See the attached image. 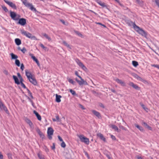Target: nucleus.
Returning <instances> with one entry per match:
<instances>
[{"label":"nucleus","mask_w":159,"mask_h":159,"mask_svg":"<svg viewBox=\"0 0 159 159\" xmlns=\"http://www.w3.org/2000/svg\"><path fill=\"white\" fill-rule=\"evenodd\" d=\"M15 42L16 45L18 46L20 45L21 43V40L18 38L16 39H15Z\"/></svg>","instance_id":"nucleus-23"},{"label":"nucleus","mask_w":159,"mask_h":159,"mask_svg":"<svg viewBox=\"0 0 159 159\" xmlns=\"http://www.w3.org/2000/svg\"><path fill=\"white\" fill-rule=\"evenodd\" d=\"M13 78L16 84H20V82L19 81V80L16 76L14 75H13Z\"/></svg>","instance_id":"nucleus-20"},{"label":"nucleus","mask_w":159,"mask_h":159,"mask_svg":"<svg viewBox=\"0 0 159 159\" xmlns=\"http://www.w3.org/2000/svg\"><path fill=\"white\" fill-rule=\"evenodd\" d=\"M132 63L133 66L135 67L139 65L138 62L136 61H133Z\"/></svg>","instance_id":"nucleus-31"},{"label":"nucleus","mask_w":159,"mask_h":159,"mask_svg":"<svg viewBox=\"0 0 159 159\" xmlns=\"http://www.w3.org/2000/svg\"><path fill=\"white\" fill-rule=\"evenodd\" d=\"M133 27L134 29L139 34L145 37H147V33L143 29L137 26L135 24H134Z\"/></svg>","instance_id":"nucleus-3"},{"label":"nucleus","mask_w":159,"mask_h":159,"mask_svg":"<svg viewBox=\"0 0 159 159\" xmlns=\"http://www.w3.org/2000/svg\"><path fill=\"white\" fill-rule=\"evenodd\" d=\"M111 127L112 129H114L115 131H117L118 132H120V130H119L118 127L115 125H111Z\"/></svg>","instance_id":"nucleus-22"},{"label":"nucleus","mask_w":159,"mask_h":159,"mask_svg":"<svg viewBox=\"0 0 159 159\" xmlns=\"http://www.w3.org/2000/svg\"><path fill=\"white\" fill-rule=\"evenodd\" d=\"M2 7L3 10L6 12H7L8 11V10L6 7L5 6H2Z\"/></svg>","instance_id":"nucleus-37"},{"label":"nucleus","mask_w":159,"mask_h":159,"mask_svg":"<svg viewBox=\"0 0 159 159\" xmlns=\"http://www.w3.org/2000/svg\"><path fill=\"white\" fill-rule=\"evenodd\" d=\"M15 63L16 65L18 66L19 67L20 66V63L19 60L16 59L15 60Z\"/></svg>","instance_id":"nucleus-29"},{"label":"nucleus","mask_w":159,"mask_h":159,"mask_svg":"<svg viewBox=\"0 0 159 159\" xmlns=\"http://www.w3.org/2000/svg\"><path fill=\"white\" fill-rule=\"evenodd\" d=\"M28 93L29 94V95L30 96V95L32 94V93L30 92L29 90H28Z\"/></svg>","instance_id":"nucleus-61"},{"label":"nucleus","mask_w":159,"mask_h":159,"mask_svg":"<svg viewBox=\"0 0 159 159\" xmlns=\"http://www.w3.org/2000/svg\"><path fill=\"white\" fill-rule=\"evenodd\" d=\"M155 2L159 7V1L158 0H155Z\"/></svg>","instance_id":"nucleus-51"},{"label":"nucleus","mask_w":159,"mask_h":159,"mask_svg":"<svg viewBox=\"0 0 159 159\" xmlns=\"http://www.w3.org/2000/svg\"><path fill=\"white\" fill-rule=\"evenodd\" d=\"M23 4L26 7H29L30 9L32 11H36V8L34 7L32 4L28 3L27 0H21Z\"/></svg>","instance_id":"nucleus-4"},{"label":"nucleus","mask_w":159,"mask_h":159,"mask_svg":"<svg viewBox=\"0 0 159 159\" xmlns=\"http://www.w3.org/2000/svg\"><path fill=\"white\" fill-rule=\"evenodd\" d=\"M21 52L23 53H25L26 51V50L25 48H23L21 50Z\"/></svg>","instance_id":"nucleus-42"},{"label":"nucleus","mask_w":159,"mask_h":159,"mask_svg":"<svg viewBox=\"0 0 159 159\" xmlns=\"http://www.w3.org/2000/svg\"><path fill=\"white\" fill-rule=\"evenodd\" d=\"M43 36L45 37L49 41L51 40V38L46 34H43Z\"/></svg>","instance_id":"nucleus-28"},{"label":"nucleus","mask_w":159,"mask_h":159,"mask_svg":"<svg viewBox=\"0 0 159 159\" xmlns=\"http://www.w3.org/2000/svg\"><path fill=\"white\" fill-rule=\"evenodd\" d=\"M115 81L118 83L120 84L122 86H125V83L121 80L117 79L115 80Z\"/></svg>","instance_id":"nucleus-17"},{"label":"nucleus","mask_w":159,"mask_h":159,"mask_svg":"<svg viewBox=\"0 0 159 159\" xmlns=\"http://www.w3.org/2000/svg\"><path fill=\"white\" fill-rule=\"evenodd\" d=\"M75 61L77 63L78 65L81 67L84 71H87L88 70L86 66L83 64L82 62L78 59H76L75 60Z\"/></svg>","instance_id":"nucleus-6"},{"label":"nucleus","mask_w":159,"mask_h":159,"mask_svg":"<svg viewBox=\"0 0 159 159\" xmlns=\"http://www.w3.org/2000/svg\"><path fill=\"white\" fill-rule=\"evenodd\" d=\"M4 1L7 4L12 8L15 9H16V5L12 2L7 0H4Z\"/></svg>","instance_id":"nucleus-9"},{"label":"nucleus","mask_w":159,"mask_h":159,"mask_svg":"<svg viewBox=\"0 0 159 159\" xmlns=\"http://www.w3.org/2000/svg\"><path fill=\"white\" fill-rule=\"evenodd\" d=\"M38 133L41 138L43 139H45V137L44 135L39 130H38Z\"/></svg>","instance_id":"nucleus-24"},{"label":"nucleus","mask_w":159,"mask_h":159,"mask_svg":"<svg viewBox=\"0 0 159 159\" xmlns=\"http://www.w3.org/2000/svg\"><path fill=\"white\" fill-rule=\"evenodd\" d=\"M40 46L44 49L46 50L47 49V48L45 47L42 43L40 44Z\"/></svg>","instance_id":"nucleus-43"},{"label":"nucleus","mask_w":159,"mask_h":159,"mask_svg":"<svg viewBox=\"0 0 159 159\" xmlns=\"http://www.w3.org/2000/svg\"><path fill=\"white\" fill-rule=\"evenodd\" d=\"M85 155L87 157L88 159H89V155L88 153L86 152H85Z\"/></svg>","instance_id":"nucleus-56"},{"label":"nucleus","mask_w":159,"mask_h":159,"mask_svg":"<svg viewBox=\"0 0 159 159\" xmlns=\"http://www.w3.org/2000/svg\"><path fill=\"white\" fill-rule=\"evenodd\" d=\"M143 124L144 125H145L150 130H152V129L151 127H150V126H149L148 125H147L146 123L144 122L143 123Z\"/></svg>","instance_id":"nucleus-30"},{"label":"nucleus","mask_w":159,"mask_h":159,"mask_svg":"<svg viewBox=\"0 0 159 159\" xmlns=\"http://www.w3.org/2000/svg\"><path fill=\"white\" fill-rule=\"evenodd\" d=\"M19 21L18 23L20 25L24 26L26 24V19L24 18H21L19 19Z\"/></svg>","instance_id":"nucleus-12"},{"label":"nucleus","mask_w":159,"mask_h":159,"mask_svg":"<svg viewBox=\"0 0 159 159\" xmlns=\"http://www.w3.org/2000/svg\"><path fill=\"white\" fill-rule=\"evenodd\" d=\"M110 135H111V139L113 140H116V138L114 136L111 135V134Z\"/></svg>","instance_id":"nucleus-48"},{"label":"nucleus","mask_w":159,"mask_h":159,"mask_svg":"<svg viewBox=\"0 0 159 159\" xmlns=\"http://www.w3.org/2000/svg\"><path fill=\"white\" fill-rule=\"evenodd\" d=\"M28 98V99H29V100H30V102L31 103L32 105L33 106V105H34V103H33V101H32L31 100V99L30 98H29V97Z\"/></svg>","instance_id":"nucleus-57"},{"label":"nucleus","mask_w":159,"mask_h":159,"mask_svg":"<svg viewBox=\"0 0 159 159\" xmlns=\"http://www.w3.org/2000/svg\"><path fill=\"white\" fill-rule=\"evenodd\" d=\"M17 75L18 77L19 78V79L20 80V81H23V80L22 78V77L21 76L20 74L19 73H18L17 74Z\"/></svg>","instance_id":"nucleus-35"},{"label":"nucleus","mask_w":159,"mask_h":159,"mask_svg":"<svg viewBox=\"0 0 159 159\" xmlns=\"http://www.w3.org/2000/svg\"><path fill=\"white\" fill-rule=\"evenodd\" d=\"M70 92L74 96L77 95V94L75 91L72 89H70L69 90Z\"/></svg>","instance_id":"nucleus-32"},{"label":"nucleus","mask_w":159,"mask_h":159,"mask_svg":"<svg viewBox=\"0 0 159 159\" xmlns=\"http://www.w3.org/2000/svg\"><path fill=\"white\" fill-rule=\"evenodd\" d=\"M10 15L11 18L14 20H19L20 16L18 14H16L14 12L10 11Z\"/></svg>","instance_id":"nucleus-7"},{"label":"nucleus","mask_w":159,"mask_h":159,"mask_svg":"<svg viewBox=\"0 0 159 159\" xmlns=\"http://www.w3.org/2000/svg\"><path fill=\"white\" fill-rule=\"evenodd\" d=\"M2 110L5 111L7 113H8V111L7 107L5 106L2 102L0 101V110L1 111Z\"/></svg>","instance_id":"nucleus-10"},{"label":"nucleus","mask_w":159,"mask_h":159,"mask_svg":"<svg viewBox=\"0 0 159 159\" xmlns=\"http://www.w3.org/2000/svg\"><path fill=\"white\" fill-rule=\"evenodd\" d=\"M137 158L138 159H143L141 157L139 156L137 157Z\"/></svg>","instance_id":"nucleus-62"},{"label":"nucleus","mask_w":159,"mask_h":159,"mask_svg":"<svg viewBox=\"0 0 159 159\" xmlns=\"http://www.w3.org/2000/svg\"><path fill=\"white\" fill-rule=\"evenodd\" d=\"M3 73L6 75H7L8 74V72L7 70H3Z\"/></svg>","instance_id":"nucleus-47"},{"label":"nucleus","mask_w":159,"mask_h":159,"mask_svg":"<svg viewBox=\"0 0 159 159\" xmlns=\"http://www.w3.org/2000/svg\"><path fill=\"white\" fill-rule=\"evenodd\" d=\"M68 81L69 82L73 85H74L75 84V82L72 79H68Z\"/></svg>","instance_id":"nucleus-33"},{"label":"nucleus","mask_w":159,"mask_h":159,"mask_svg":"<svg viewBox=\"0 0 159 159\" xmlns=\"http://www.w3.org/2000/svg\"><path fill=\"white\" fill-rule=\"evenodd\" d=\"M10 55L11 56L12 59L16 60L18 58V56L12 53L10 54Z\"/></svg>","instance_id":"nucleus-25"},{"label":"nucleus","mask_w":159,"mask_h":159,"mask_svg":"<svg viewBox=\"0 0 159 159\" xmlns=\"http://www.w3.org/2000/svg\"><path fill=\"white\" fill-rule=\"evenodd\" d=\"M25 75L29 81L34 85L37 84V83L34 76L27 70H25Z\"/></svg>","instance_id":"nucleus-1"},{"label":"nucleus","mask_w":159,"mask_h":159,"mask_svg":"<svg viewBox=\"0 0 159 159\" xmlns=\"http://www.w3.org/2000/svg\"><path fill=\"white\" fill-rule=\"evenodd\" d=\"M135 77L139 80H141L142 79L141 77L137 75H135Z\"/></svg>","instance_id":"nucleus-39"},{"label":"nucleus","mask_w":159,"mask_h":159,"mask_svg":"<svg viewBox=\"0 0 159 159\" xmlns=\"http://www.w3.org/2000/svg\"><path fill=\"white\" fill-rule=\"evenodd\" d=\"M61 146L63 148H65L66 146L65 143L64 141H62L61 144Z\"/></svg>","instance_id":"nucleus-36"},{"label":"nucleus","mask_w":159,"mask_h":159,"mask_svg":"<svg viewBox=\"0 0 159 159\" xmlns=\"http://www.w3.org/2000/svg\"><path fill=\"white\" fill-rule=\"evenodd\" d=\"M92 113L96 116L98 118H101V117L100 114L98 111L95 110H92L91 111Z\"/></svg>","instance_id":"nucleus-15"},{"label":"nucleus","mask_w":159,"mask_h":159,"mask_svg":"<svg viewBox=\"0 0 159 159\" xmlns=\"http://www.w3.org/2000/svg\"><path fill=\"white\" fill-rule=\"evenodd\" d=\"M56 120L57 121H59L60 119L59 117L58 116H56Z\"/></svg>","instance_id":"nucleus-54"},{"label":"nucleus","mask_w":159,"mask_h":159,"mask_svg":"<svg viewBox=\"0 0 159 159\" xmlns=\"http://www.w3.org/2000/svg\"><path fill=\"white\" fill-rule=\"evenodd\" d=\"M56 101L57 102H60L61 101V96L60 95H58L57 94L56 95Z\"/></svg>","instance_id":"nucleus-21"},{"label":"nucleus","mask_w":159,"mask_h":159,"mask_svg":"<svg viewBox=\"0 0 159 159\" xmlns=\"http://www.w3.org/2000/svg\"><path fill=\"white\" fill-rule=\"evenodd\" d=\"M34 113L35 114L36 116L37 117L39 121H41V117L40 115L35 111H34Z\"/></svg>","instance_id":"nucleus-19"},{"label":"nucleus","mask_w":159,"mask_h":159,"mask_svg":"<svg viewBox=\"0 0 159 159\" xmlns=\"http://www.w3.org/2000/svg\"><path fill=\"white\" fill-rule=\"evenodd\" d=\"M38 156L40 159H44V157L41 156L40 154L38 153Z\"/></svg>","instance_id":"nucleus-38"},{"label":"nucleus","mask_w":159,"mask_h":159,"mask_svg":"<svg viewBox=\"0 0 159 159\" xmlns=\"http://www.w3.org/2000/svg\"><path fill=\"white\" fill-rule=\"evenodd\" d=\"M21 33L29 39H30L32 36L31 34L25 31H22Z\"/></svg>","instance_id":"nucleus-14"},{"label":"nucleus","mask_w":159,"mask_h":159,"mask_svg":"<svg viewBox=\"0 0 159 159\" xmlns=\"http://www.w3.org/2000/svg\"><path fill=\"white\" fill-rule=\"evenodd\" d=\"M21 85V86L24 88H25L26 87L25 85L22 82V81H20Z\"/></svg>","instance_id":"nucleus-44"},{"label":"nucleus","mask_w":159,"mask_h":159,"mask_svg":"<svg viewBox=\"0 0 159 159\" xmlns=\"http://www.w3.org/2000/svg\"><path fill=\"white\" fill-rule=\"evenodd\" d=\"M31 39L34 40H38V39L37 38L34 36H33L32 35V36L31 37V38L30 39Z\"/></svg>","instance_id":"nucleus-41"},{"label":"nucleus","mask_w":159,"mask_h":159,"mask_svg":"<svg viewBox=\"0 0 159 159\" xmlns=\"http://www.w3.org/2000/svg\"><path fill=\"white\" fill-rule=\"evenodd\" d=\"M29 55L31 57V58L33 59V60L35 62L37 63V65L39 66H40V64L39 63V62L38 60V59L35 57L34 55L31 53H29Z\"/></svg>","instance_id":"nucleus-11"},{"label":"nucleus","mask_w":159,"mask_h":159,"mask_svg":"<svg viewBox=\"0 0 159 159\" xmlns=\"http://www.w3.org/2000/svg\"><path fill=\"white\" fill-rule=\"evenodd\" d=\"M134 83H133V82H130L129 83V85L131 86H132L133 87L134 84Z\"/></svg>","instance_id":"nucleus-58"},{"label":"nucleus","mask_w":159,"mask_h":159,"mask_svg":"<svg viewBox=\"0 0 159 159\" xmlns=\"http://www.w3.org/2000/svg\"><path fill=\"white\" fill-rule=\"evenodd\" d=\"M54 130L51 127H48L47 130V134L48 138L49 139H51L52 138V136L53 135Z\"/></svg>","instance_id":"nucleus-8"},{"label":"nucleus","mask_w":159,"mask_h":159,"mask_svg":"<svg viewBox=\"0 0 159 159\" xmlns=\"http://www.w3.org/2000/svg\"><path fill=\"white\" fill-rule=\"evenodd\" d=\"M97 136L99 137L100 139L103 141L104 142L106 141V139L104 137L103 135L100 133H98L97 134Z\"/></svg>","instance_id":"nucleus-18"},{"label":"nucleus","mask_w":159,"mask_h":159,"mask_svg":"<svg viewBox=\"0 0 159 159\" xmlns=\"http://www.w3.org/2000/svg\"><path fill=\"white\" fill-rule=\"evenodd\" d=\"M25 121L26 123L29 125L31 128L33 129L34 125L30 119L28 118H26L25 119Z\"/></svg>","instance_id":"nucleus-13"},{"label":"nucleus","mask_w":159,"mask_h":159,"mask_svg":"<svg viewBox=\"0 0 159 159\" xmlns=\"http://www.w3.org/2000/svg\"><path fill=\"white\" fill-rule=\"evenodd\" d=\"M76 34H78L79 36H82V34H80V33H79V32H76Z\"/></svg>","instance_id":"nucleus-59"},{"label":"nucleus","mask_w":159,"mask_h":159,"mask_svg":"<svg viewBox=\"0 0 159 159\" xmlns=\"http://www.w3.org/2000/svg\"><path fill=\"white\" fill-rule=\"evenodd\" d=\"M96 23L97 24H98V25H102V26H103L105 28L106 27V26L105 25H103L101 23H99V22H96Z\"/></svg>","instance_id":"nucleus-46"},{"label":"nucleus","mask_w":159,"mask_h":159,"mask_svg":"<svg viewBox=\"0 0 159 159\" xmlns=\"http://www.w3.org/2000/svg\"><path fill=\"white\" fill-rule=\"evenodd\" d=\"M135 125L140 131H143L144 129H143V128L142 127L140 126L139 125H137V124H135Z\"/></svg>","instance_id":"nucleus-27"},{"label":"nucleus","mask_w":159,"mask_h":159,"mask_svg":"<svg viewBox=\"0 0 159 159\" xmlns=\"http://www.w3.org/2000/svg\"><path fill=\"white\" fill-rule=\"evenodd\" d=\"M80 107L83 110H84L85 109V108L84 107V106L82 105L81 104H80Z\"/></svg>","instance_id":"nucleus-55"},{"label":"nucleus","mask_w":159,"mask_h":159,"mask_svg":"<svg viewBox=\"0 0 159 159\" xmlns=\"http://www.w3.org/2000/svg\"><path fill=\"white\" fill-rule=\"evenodd\" d=\"M58 139H59V140L61 142H62V141H63L62 139V138L60 136H58Z\"/></svg>","instance_id":"nucleus-49"},{"label":"nucleus","mask_w":159,"mask_h":159,"mask_svg":"<svg viewBox=\"0 0 159 159\" xmlns=\"http://www.w3.org/2000/svg\"><path fill=\"white\" fill-rule=\"evenodd\" d=\"M78 136L80 139V141L85 144L88 145L89 143V139L82 134L78 135Z\"/></svg>","instance_id":"nucleus-5"},{"label":"nucleus","mask_w":159,"mask_h":159,"mask_svg":"<svg viewBox=\"0 0 159 159\" xmlns=\"http://www.w3.org/2000/svg\"><path fill=\"white\" fill-rule=\"evenodd\" d=\"M133 87L134 88L136 89H138L139 88V87L137 85L135 84H134L133 86Z\"/></svg>","instance_id":"nucleus-40"},{"label":"nucleus","mask_w":159,"mask_h":159,"mask_svg":"<svg viewBox=\"0 0 159 159\" xmlns=\"http://www.w3.org/2000/svg\"><path fill=\"white\" fill-rule=\"evenodd\" d=\"M63 44L66 46L67 48H69V49H71V46L68 44L66 41H64L63 42Z\"/></svg>","instance_id":"nucleus-26"},{"label":"nucleus","mask_w":159,"mask_h":159,"mask_svg":"<svg viewBox=\"0 0 159 159\" xmlns=\"http://www.w3.org/2000/svg\"><path fill=\"white\" fill-rule=\"evenodd\" d=\"M20 69L22 70H23L24 69V66L23 64H21L20 66Z\"/></svg>","instance_id":"nucleus-45"},{"label":"nucleus","mask_w":159,"mask_h":159,"mask_svg":"<svg viewBox=\"0 0 159 159\" xmlns=\"http://www.w3.org/2000/svg\"><path fill=\"white\" fill-rule=\"evenodd\" d=\"M152 66L157 67L159 69V65H152Z\"/></svg>","instance_id":"nucleus-53"},{"label":"nucleus","mask_w":159,"mask_h":159,"mask_svg":"<svg viewBox=\"0 0 159 159\" xmlns=\"http://www.w3.org/2000/svg\"><path fill=\"white\" fill-rule=\"evenodd\" d=\"M52 120L54 122L57 121L54 118L52 119Z\"/></svg>","instance_id":"nucleus-64"},{"label":"nucleus","mask_w":159,"mask_h":159,"mask_svg":"<svg viewBox=\"0 0 159 159\" xmlns=\"http://www.w3.org/2000/svg\"><path fill=\"white\" fill-rule=\"evenodd\" d=\"M119 127L120 128L122 129L123 130H126V129L123 126H119Z\"/></svg>","instance_id":"nucleus-50"},{"label":"nucleus","mask_w":159,"mask_h":159,"mask_svg":"<svg viewBox=\"0 0 159 159\" xmlns=\"http://www.w3.org/2000/svg\"><path fill=\"white\" fill-rule=\"evenodd\" d=\"M141 105L142 106V107H143V108L147 112L148 111V109L146 107H145L144 105H143V104H141Z\"/></svg>","instance_id":"nucleus-34"},{"label":"nucleus","mask_w":159,"mask_h":159,"mask_svg":"<svg viewBox=\"0 0 159 159\" xmlns=\"http://www.w3.org/2000/svg\"><path fill=\"white\" fill-rule=\"evenodd\" d=\"M111 91L113 92V93H115L116 91L114 89H111Z\"/></svg>","instance_id":"nucleus-63"},{"label":"nucleus","mask_w":159,"mask_h":159,"mask_svg":"<svg viewBox=\"0 0 159 159\" xmlns=\"http://www.w3.org/2000/svg\"><path fill=\"white\" fill-rule=\"evenodd\" d=\"M0 159H3V156L0 152Z\"/></svg>","instance_id":"nucleus-52"},{"label":"nucleus","mask_w":159,"mask_h":159,"mask_svg":"<svg viewBox=\"0 0 159 159\" xmlns=\"http://www.w3.org/2000/svg\"><path fill=\"white\" fill-rule=\"evenodd\" d=\"M53 146L52 147V149H54L55 148V145L54 143H53Z\"/></svg>","instance_id":"nucleus-60"},{"label":"nucleus","mask_w":159,"mask_h":159,"mask_svg":"<svg viewBox=\"0 0 159 159\" xmlns=\"http://www.w3.org/2000/svg\"><path fill=\"white\" fill-rule=\"evenodd\" d=\"M75 74L80 79L79 80L77 78L75 79V80L80 86L83 85H88V84L86 81L84 80L80 75H79L78 72L76 71H75Z\"/></svg>","instance_id":"nucleus-2"},{"label":"nucleus","mask_w":159,"mask_h":159,"mask_svg":"<svg viewBox=\"0 0 159 159\" xmlns=\"http://www.w3.org/2000/svg\"><path fill=\"white\" fill-rule=\"evenodd\" d=\"M95 1L98 4L102 7H107L105 3L102 2L101 1L99 0H95Z\"/></svg>","instance_id":"nucleus-16"}]
</instances>
